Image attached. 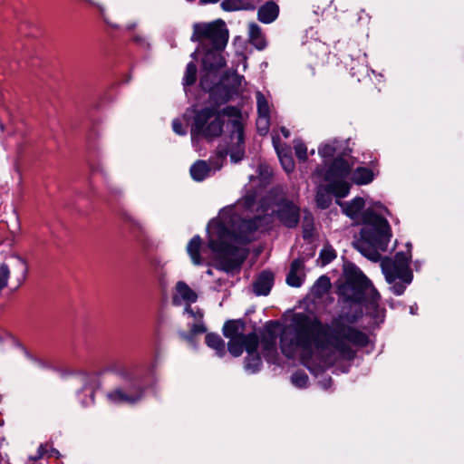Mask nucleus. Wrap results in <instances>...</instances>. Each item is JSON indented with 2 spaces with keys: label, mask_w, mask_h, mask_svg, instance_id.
Returning <instances> with one entry per match:
<instances>
[{
  "label": "nucleus",
  "mask_w": 464,
  "mask_h": 464,
  "mask_svg": "<svg viewBox=\"0 0 464 464\" xmlns=\"http://www.w3.org/2000/svg\"><path fill=\"white\" fill-rule=\"evenodd\" d=\"M359 316L340 315L330 325H323L304 314H296L282 332L281 351L288 358L298 355L314 373L338 361H351L355 357V348L368 343L363 332L345 324L355 322Z\"/></svg>",
  "instance_id": "nucleus-1"
},
{
  "label": "nucleus",
  "mask_w": 464,
  "mask_h": 464,
  "mask_svg": "<svg viewBox=\"0 0 464 464\" xmlns=\"http://www.w3.org/2000/svg\"><path fill=\"white\" fill-rule=\"evenodd\" d=\"M260 222L259 217L243 219L237 215L234 207H227L208 223V246L216 255L218 269L226 272L239 269L246 257L245 250L239 246L251 240L250 235L259 228Z\"/></svg>",
  "instance_id": "nucleus-2"
},
{
  "label": "nucleus",
  "mask_w": 464,
  "mask_h": 464,
  "mask_svg": "<svg viewBox=\"0 0 464 464\" xmlns=\"http://www.w3.org/2000/svg\"><path fill=\"white\" fill-rule=\"evenodd\" d=\"M223 115L233 118L228 123L231 127L229 136L230 145L227 149H218L217 157L218 160L223 162L227 155L229 154L231 160L237 163L243 159L245 154L244 125L238 109L227 107L223 111H218L217 108L213 107L204 108L198 111L195 115L194 122L191 127V140L195 142L198 136L208 140L220 136L224 126ZM222 163L215 164L214 169H219Z\"/></svg>",
  "instance_id": "nucleus-3"
},
{
  "label": "nucleus",
  "mask_w": 464,
  "mask_h": 464,
  "mask_svg": "<svg viewBox=\"0 0 464 464\" xmlns=\"http://www.w3.org/2000/svg\"><path fill=\"white\" fill-rule=\"evenodd\" d=\"M364 207L362 198H355L347 204H343V213L353 219L362 218V227L360 237L353 243L354 247L365 257L372 261H379L380 251H385L392 237L391 227L388 221L367 208L362 215Z\"/></svg>",
  "instance_id": "nucleus-4"
},
{
  "label": "nucleus",
  "mask_w": 464,
  "mask_h": 464,
  "mask_svg": "<svg viewBox=\"0 0 464 464\" xmlns=\"http://www.w3.org/2000/svg\"><path fill=\"white\" fill-rule=\"evenodd\" d=\"M192 41L198 42V51L203 53L202 65L208 73L223 68L226 60L223 50L228 40V31L222 20L199 23L193 26Z\"/></svg>",
  "instance_id": "nucleus-5"
},
{
  "label": "nucleus",
  "mask_w": 464,
  "mask_h": 464,
  "mask_svg": "<svg viewBox=\"0 0 464 464\" xmlns=\"http://www.w3.org/2000/svg\"><path fill=\"white\" fill-rule=\"evenodd\" d=\"M339 291L348 300L353 302L365 301L367 313L375 322L383 321L384 310L378 305L380 294L358 267L354 266L346 267L345 282Z\"/></svg>",
  "instance_id": "nucleus-6"
},
{
  "label": "nucleus",
  "mask_w": 464,
  "mask_h": 464,
  "mask_svg": "<svg viewBox=\"0 0 464 464\" xmlns=\"http://www.w3.org/2000/svg\"><path fill=\"white\" fill-rule=\"evenodd\" d=\"M351 172V165L345 158H336L324 174L329 182L328 188L337 198H344L349 194L351 185L347 177Z\"/></svg>",
  "instance_id": "nucleus-7"
},
{
  "label": "nucleus",
  "mask_w": 464,
  "mask_h": 464,
  "mask_svg": "<svg viewBox=\"0 0 464 464\" xmlns=\"http://www.w3.org/2000/svg\"><path fill=\"white\" fill-rule=\"evenodd\" d=\"M244 330V323L238 320L227 321L223 326V334L229 339L227 349L235 357L242 354L245 345L255 344L256 338L258 337L256 333L245 334Z\"/></svg>",
  "instance_id": "nucleus-8"
},
{
  "label": "nucleus",
  "mask_w": 464,
  "mask_h": 464,
  "mask_svg": "<svg viewBox=\"0 0 464 464\" xmlns=\"http://www.w3.org/2000/svg\"><path fill=\"white\" fill-rule=\"evenodd\" d=\"M410 255L400 252L393 258L385 257L381 262V267L389 284H392L397 279L405 284H411L412 273L409 267Z\"/></svg>",
  "instance_id": "nucleus-9"
},
{
  "label": "nucleus",
  "mask_w": 464,
  "mask_h": 464,
  "mask_svg": "<svg viewBox=\"0 0 464 464\" xmlns=\"http://www.w3.org/2000/svg\"><path fill=\"white\" fill-rule=\"evenodd\" d=\"M280 196H276L270 203L272 213H276L279 219L288 227H294L299 220V208L291 201L284 198L280 189Z\"/></svg>",
  "instance_id": "nucleus-10"
},
{
  "label": "nucleus",
  "mask_w": 464,
  "mask_h": 464,
  "mask_svg": "<svg viewBox=\"0 0 464 464\" xmlns=\"http://www.w3.org/2000/svg\"><path fill=\"white\" fill-rule=\"evenodd\" d=\"M143 390L140 388H131L125 390L123 388H115L107 392L108 401L114 404H135L143 397Z\"/></svg>",
  "instance_id": "nucleus-11"
},
{
  "label": "nucleus",
  "mask_w": 464,
  "mask_h": 464,
  "mask_svg": "<svg viewBox=\"0 0 464 464\" xmlns=\"http://www.w3.org/2000/svg\"><path fill=\"white\" fill-rule=\"evenodd\" d=\"M184 314H188V325L190 327V333H182L181 336L186 340H191V337L196 334H203L207 332V328L203 323L204 313L199 308H192L190 305H186Z\"/></svg>",
  "instance_id": "nucleus-12"
},
{
  "label": "nucleus",
  "mask_w": 464,
  "mask_h": 464,
  "mask_svg": "<svg viewBox=\"0 0 464 464\" xmlns=\"http://www.w3.org/2000/svg\"><path fill=\"white\" fill-rule=\"evenodd\" d=\"M184 314H188V325L190 327V333H182L181 336L186 340H191V337L196 334H203L207 332V328L203 323L204 313L199 308H192L190 305H186Z\"/></svg>",
  "instance_id": "nucleus-13"
},
{
  "label": "nucleus",
  "mask_w": 464,
  "mask_h": 464,
  "mask_svg": "<svg viewBox=\"0 0 464 464\" xmlns=\"http://www.w3.org/2000/svg\"><path fill=\"white\" fill-rule=\"evenodd\" d=\"M198 299V295L192 290L185 282L179 281L175 286V295L173 296V304H180V300L187 303V305L195 303Z\"/></svg>",
  "instance_id": "nucleus-14"
},
{
  "label": "nucleus",
  "mask_w": 464,
  "mask_h": 464,
  "mask_svg": "<svg viewBox=\"0 0 464 464\" xmlns=\"http://www.w3.org/2000/svg\"><path fill=\"white\" fill-rule=\"evenodd\" d=\"M257 346H258V337L256 338L255 344H253V345L246 344L244 346V350H246L247 353V356H246V362H245V368L246 371H248L251 373H255L257 371H259L261 364H262L261 358L256 352Z\"/></svg>",
  "instance_id": "nucleus-15"
},
{
  "label": "nucleus",
  "mask_w": 464,
  "mask_h": 464,
  "mask_svg": "<svg viewBox=\"0 0 464 464\" xmlns=\"http://www.w3.org/2000/svg\"><path fill=\"white\" fill-rule=\"evenodd\" d=\"M274 275L269 271L262 272L253 285L254 292L257 295H266L273 285Z\"/></svg>",
  "instance_id": "nucleus-16"
},
{
  "label": "nucleus",
  "mask_w": 464,
  "mask_h": 464,
  "mask_svg": "<svg viewBox=\"0 0 464 464\" xmlns=\"http://www.w3.org/2000/svg\"><path fill=\"white\" fill-rule=\"evenodd\" d=\"M278 13V5L274 1H269L259 8L258 20L264 24H270L276 19Z\"/></svg>",
  "instance_id": "nucleus-17"
},
{
  "label": "nucleus",
  "mask_w": 464,
  "mask_h": 464,
  "mask_svg": "<svg viewBox=\"0 0 464 464\" xmlns=\"http://www.w3.org/2000/svg\"><path fill=\"white\" fill-rule=\"evenodd\" d=\"M202 239L199 236L193 237L187 246V252L195 266H200L204 260L200 256Z\"/></svg>",
  "instance_id": "nucleus-18"
},
{
  "label": "nucleus",
  "mask_w": 464,
  "mask_h": 464,
  "mask_svg": "<svg viewBox=\"0 0 464 464\" xmlns=\"http://www.w3.org/2000/svg\"><path fill=\"white\" fill-rule=\"evenodd\" d=\"M259 2L260 0H224L221 6L226 11L253 9Z\"/></svg>",
  "instance_id": "nucleus-19"
},
{
  "label": "nucleus",
  "mask_w": 464,
  "mask_h": 464,
  "mask_svg": "<svg viewBox=\"0 0 464 464\" xmlns=\"http://www.w3.org/2000/svg\"><path fill=\"white\" fill-rule=\"evenodd\" d=\"M248 34L251 44L258 50H263L266 46V41L260 26L256 24H249Z\"/></svg>",
  "instance_id": "nucleus-20"
},
{
  "label": "nucleus",
  "mask_w": 464,
  "mask_h": 464,
  "mask_svg": "<svg viewBox=\"0 0 464 464\" xmlns=\"http://www.w3.org/2000/svg\"><path fill=\"white\" fill-rule=\"evenodd\" d=\"M211 168L205 160H198L190 168V175L196 181H202L210 175Z\"/></svg>",
  "instance_id": "nucleus-21"
},
{
  "label": "nucleus",
  "mask_w": 464,
  "mask_h": 464,
  "mask_svg": "<svg viewBox=\"0 0 464 464\" xmlns=\"http://www.w3.org/2000/svg\"><path fill=\"white\" fill-rule=\"evenodd\" d=\"M374 179L373 171L365 167H359L352 173V180L357 185H366Z\"/></svg>",
  "instance_id": "nucleus-22"
},
{
  "label": "nucleus",
  "mask_w": 464,
  "mask_h": 464,
  "mask_svg": "<svg viewBox=\"0 0 464 464\" xmlns=\"http://www.w3.org/2000/svg\"><path fill=\"white\" fill-rule=\"evenodd\" d=\"M206 343L208 347L215 350L217 355L219 357H222L226 353L225 343L219 335L208 334L206 335Z\"/></svg>",
  "instance_id": "nucleus-23"
},
{
  "label": "nucleus",
  "mask_w": 464,
  "mask_h": 464,
  "mask_svg": "<svg viewBox=\"0 0 464 464\" xmlns=\"http://www.w3.org/2000/svg\"><path fill=\"white\" fill-rule=\"evenodd\" d=\"M276 150L277 156L279 158V160H280L284 169L287 173L292 172L295 169V163H294L293 158H292L291 154L289 153V151L280 150L277 147H276Z\"/></svg>",
  "instance_id": "nucleus-24"
},
{
  "label": "nucleus",
  "mask_w": 464,
  "mask_h": 464,
  "mask_svg": "<svg viewBox=\"0 0 464 464\" xmlns=\"http://www.w3.org/2000/svg\"><path fill=\"white\" fill-rule=\"evenodd\" d=\"M256 103L258 116H269L270 109L267 100L261 92H256Z\"/></svg>",
  "instance_id": "nucleus-25"
},
{
  "label": "nucleus",
  "mask_w": 464,
  "mask_h": 464,
  "mask_svg": "<svg viewBox=\"0 0 464 464\" xmlns=\"http://www.w3.org/2000/svg\"><path fill=\"white\" fill-rule=\"evenodd\" d=\"M337 141L334 140H331V141H328V142H325L324 143L321 147H319L318 149V152L319 154L323 157V158H331V157H334L336 150H337Z\"/></svg>",
  "instance_id": "nucleus-26"
},
{
  "label": "nucleus",
  "mask_w": 464,
  "mask_h": 464,
  "mask_svg": "<svg viewBox=\"0 0 464 464\" xmlns=\"http://www.w3.org/2000/svg\"><path fill=\"white\" fill-rule=\"evenodd\" d=\"M336 257L335 250L331 246H325L320 252L319 260L322 266H325Z\"/></svg>",
  "instance_id": "nucleus-27"
},
{
  "label": "nucleus",
  "mask_w": 464,
  "mask_h": 464,
  "mask_svg": "<svg viewBox=\"0 0 464 464\" xmlns=\"http://www.w3.org/2000/svg\"><path fill=\"white\" fill-rule=\"evenodd\" d=\"M14 261H15V270L17 272V274L19 275V278L18 280L20 282H23L25 277H26V275H27V272H28V266H27V263L25 262V260L20 256H14Z\"/></svg>",
  "instance_id": "nucleus-28"
},
{
  "label": "nucleus",
  "mask_w": 464,
  "mask_h": 464,
  "mask_svg": "<svg viewBox=\"0 0 464 464\" xmlns=\"http://www.w3.org/2000/svg\"><path fill=\"white\" fill-rule=\"evenodd\" d=\"M197 75V67L194 63L190 62L188 63L185 75H184V84L191 85L196 82Z\"/></svg>",
  "instance_id": "nucleus-29"
},
{
  "label": "nucleus",
  "mask_w": 464,
  "mask_h": 464,
  "mask_svg": "<svg viewBox=\"0 0 464 464\" xmlns=\"http://www.w3.org/2000/svg\"><path fill=\"white\" fill-rule=\"evenodd\" d=\"M286 283L294 287L301 286L303 284V274L295 270H290L286 277Z\"/></svg>",
  "instance_id": "nucleus-30"
},
{
  "label": "nucleus",
  "mask_w": 464,
  "mask_h": 464,
  "mask_svg": "<svg viewBox=\"0 0 464 464\" xmlns=\"http://www.w3.org/2000/svg\"><path fill=\"white\" fill-rule=\"evenodd\" d=\"M292 383L297 388L307 386L308 376L303 372H296L291 376Z\"/></svg>",
  "instance_id": "nucleus-31"
},
{
  "label": "nucleus",
  "mask_w": 464,
  "mask_h": 464,
  "mask_svg": "<svg viewBox=\"0 0 464 464\" xmlns=\"http://www.w3.org/2000/svg\"><path fill=\"white\" fill-rule=\"evenodd\" d=\"M330 287V280L327 276H321L314 285V290L319 294L327 292Z\"/></svg>",
  "instance_id": "nucleus-32"
},
{
  "label": "nucleus",
  "mask_w": 464,
  "mask_h": 464,
  "mask_svg": "<svg viewBox=\"0 0 464 464\" xmlns=\"http://www.w3.org/2000/svg\"><path fill=\"white\" fill-rule=\"evenodd\" d=\"M295 155L300 160H306L307 159V148L301 141H295Z\"/></svg>",
  "instance_id": "nucleus-33"
},
{
  "label": "nucleus",
  "mask_w": 464,
  "mask_h": 464,
  "mask_svg": "<svg viewBox=\"0 0 464 464\" xmlns=\"http://www.w3.org/2000/svg\"><path fill=\"white\" fill-rule=\"evenodd\" d=\"M256 125L259 132L266 134L268 131L269 116H258Z\"/></svg>",
  "instance_id": "nucleus-34"
},
{
  "label": "nucleus",
  "mask_w": 464,
  "mask_h": 464,
  "mask_svg": "<svg viewBox=\"0 0 464 464\" xmlns=\"http://www.w3.org/2000/svg\"><path fill=\"white\" fill-rule=\"evenodd\" d=\"M313 222L310 217H304V225H303V235L304 238H309L313 234Z\"/></svg>",
  "instance_id": "nucleus-35"
},
{
  "label": "nucleus",
  "mask_w": 464,
  "mask_h": 464,
  "mask_svg": "<svg viewBox=\"0 0 464 464\" xmlns=\"http://www.w3.org/2000/svg\"><path fill=\"white\" fill-rule=\"evenodd\" d=\"M276 338L271 333H268L263 338V344H264V347L266 350H274L276 347Z\"/></svg>",
  "instance_id": "nucleus-36"
},
{
  "label": "nucleus",
  "mask_w": 464,
  "mask_h": 464,
  "mask_svg": "<svg viewBox=\"0 0 464 464\" xmlns=\"http://www.w3.org/2000/svg\"><path fill=\"white\" fill-rule=\"evenodd\" d=\"M200 84L202 86L203 89L205 90H208L210 92V96L211 97H214L218 92H219V91L221 90L222 88V85H216L214 87H211L208 82H207V79L206 77H203L200 81Z\"/></svg>",
  "instance_id": "nucleus-37"
},
{
  "label": "nucleus",
  "mask_w": 464,
  "mask_h": 464,
  "mask_svg": "<svg viewBox=\"0 0 464 464\" xmlns=\"http://www.w3.org/2000/svg\"><path fill=\"white\" fill-rule=\"evenodd\" d=\"M316 201L319 207L322 208H326L331 202V198L329 195L318 191L316 195Z\"/></svg>",
  "instance_id": "nucleus-38"
},
{
  "label": "nucleus",
  "mask_w": 464,
  "mask_h": 464,
  "mask_svg": "<svg viewBox=\"0 0 464 464\" xmlns=\"http://www.w3.org/2000/svg\"><path fill=\"white\" fill-rule=\"evenodd\" d=\"M392 284L393 285L391 288H392V292L397 295H402L406 289V285H408V284H405L403 281H401V282L394 281Z\"/></svg>",
  "instance_id": "nucleus-39"
},
{
  "label": "nucleus",
  "mask_w": 464,
  "mask_h": 464,
  "mask_svg": "<svg viewBox=\"0 0 464 464\" xmlns=\"http://www.w3.org/2000/svg\"><path fill=\"white\" fill-rule=\"evenodd\" d=\"M172 128L174 132L178 135H185L187 133L186 129L182 126V123L178 119H175L172 121Z\"/></svg>",
  "instance_id": "nucleus-40"
},
{
  "label": "nucleus",
  "mask_w": 464,
  "mask_h": 464,
  "mask_svg": "<svg viewBox=\"0 0 464 464\" xmlns=\"http://www.w3.org/2000/svg\"><path fill=\"white\" fill-rule=\"evenodd\" d=\"M304 260L303 258L295 259L291 264L290 270H295L299 273H302L304 268Z\"/></svg>",
  "instance_id": "nucleus-41"
},
{
  "label": "nucleus",
  "mask_w": 464,
  "mask_h": 464,
  "mask_svg": "<svg viewBox=\"0 0 464 464\" xmlns=\"http://www.w3.org/2000/svg\"><path fill=\"white\" fill-rule=\"evenodd\" d=\"M45 452H47V445H40L38 448V452L36 456H31L29 458L32 461H36L37 459L43 458L45 455Z\"/></svg>",
  "instance_id": "nucleus-42"
},
{
  "label": "nucleus",
  "mask_w": 464,
  "mask_h": 464,
  "mask_svg": "<svg viewBox=\"0 0 464 464\" xmlns=\"http://www.w3.org/2000/svg\"><path fill=\"white\" fill-rule=\"evenodd\" d=\"M254 197L252 195H248L246 196L245 198H244V206L246 208H249L252 207L253 203H254Z\"/></svg>",
  "instance_id": "nucleus-43"
},
{
  "label": "nucleus",
  "mask_w": 464,
  "mask_h": 464,
  "mask_svg": "<svg viewBox=\"0 0 464 464\" xmlns=\"http://www.w3.org/2000/svg\"><path fill=\"white\" fill-rule=\"evenodd\" d=\"M48 457H55L58 458L60 456L59 451L56 449L52 448L50 450H47V452H45Z\"/></svg>",
  "instance_id": "nucleus-44"
},
{
  "label": "nucleus",
  "mask_w": 464,
  "mask_h": 464,
  "mask_svg": "<svg viewBox=\"0 0 464 464\" xmlns=\"http://www.w3.org/2000/svg\"><path fill=\"white\" fill-rule=\"evenodd\" d=\"M233 91L232 90H226L222 98H221V102H227L229 100L231 94H232Z\"/></svg>",
  "instance_id": "nucleus-45"
},
{
  "label": "nucleus",
  "mask_w": 464,
  "mask_h": 464,
  "mask_svg": "<svg viewBox=\"0 0 464 464\" xmlns=\"http://www.w3.org/2000/svg\"><path fill=\"white\" fill-rule=\"evenodd\" d=\"M232 78H233V82H234V87H236V85L240 83L241 78L238 74L232 73Z\"/></svg>",
  "instance_id": "nucleus-46"
},
{
  "label": "nucleus",
  "mask_w": 464,
  "mask_h": 464,
  "mask_svg": "<svg viewBox=\"0 0 464 464\" xmlns=\"http://www.w3.org/2000/svg\"><path fill=\"white\" fill-rule=\"evenodd\" d=\"M281 132H282V134L284 135L285 138H288L290 136L289 130L286 128H285V127L281 128Z\"/></svg>",
  "instance_id": "nucleus-47"
},
{
  "label": "nucleus",
  "mask_w": 464,
  "mask_h": 464,
  "mask_svg": "<svg viewBox=\"0 0 464 464\" xmlns=\"http://www.w3.org/2000/svg\"><path fill=\"white\" fill-rule=\"evenodd\" d=\"M218 0H200L201 4L217 3Z\"/></svg>",
  "instance_id": "nucleus-48"
},
{
  "label": "nucleus",
  "mask_w": 464,
  "mask_h": 464,
  "mask_svg": "<svg viewBox=\"0 0 464 464\" xmlns=\"http://www.w3.org/2000/svg\"><path fill=\"white\" fill-rule=\"evenodd\" d=\"M207 274H208V275H209V276H211V275H212V271H211L210 269H208V270L207 271Z\"/></svg>",
  "instance_id": "nucleus-49"
},
{
  "label": "nucleus",
  "mask_w": 464,
  "mask_h": 464,
  "mask_svg": "<svg viewBox=\"0 0 464 464\" xmlns=\"http://www.w3.org/2000/svg\"><path fill=\"white\" fill-rule=\"evenodd\" d=\"M98 7H99L100 11L102 13L103 12V7L101 6V5H99Z\"/></svg>",
  "instance_id": "nucleus-50"
},
{
  "label": "nucleus",
  "mask_w": 464,
  "mask_h": 464,
  "mask_svg": "<svg viewBox=\"0 0 464 464\" xmlns=\"http://www.w3.org/2000/svg\"><path fill=\"white\" fill-rule=\"evenodd\" d=\"M411 314H414V309H413V307H412V306L411 307Z\"/></svg>",
  "instance_id": "nucleus-51"
},
{
  "label": "nucleus",
  "mask_w": 464,
  "mask_h": 464,
  "mask_svg": "<svg viewBox=\"0 0 464 464\" xmlns=\"http://www.w3.org/2000/svg\"><path fill=\"white\" fill-rule=\"evenodd\" d=\"M0 129L4 130V126L2 124H0Z\"/></svg>",
  "instance_id": "nucleus-52"
}]
</instances>
